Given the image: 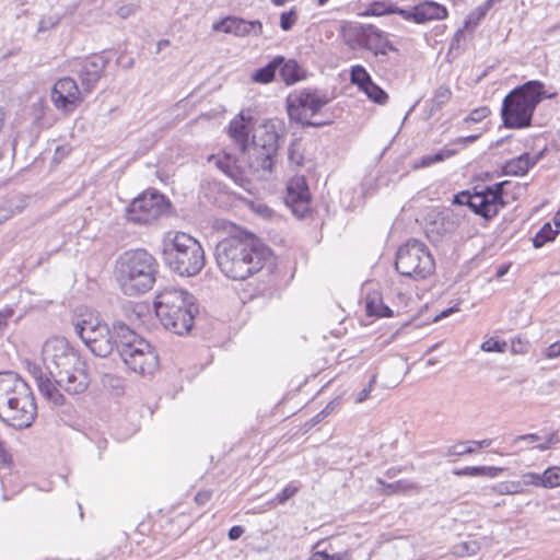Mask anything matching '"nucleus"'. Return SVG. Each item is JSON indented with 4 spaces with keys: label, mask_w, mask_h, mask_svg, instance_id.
Segmentation results:
<instances>
[{
    "label": "nucleus",
    "mask_w": 560,
    "mask_h": 560,
    "mask_svg": "<svg viewBox=\"0 0 560 560\" xmlns=\"http://www.w3.org/2000/svg\"><path fill=\"white\" fill-rule=\"evenodd\" d=\"M272 258L268 246L255 236L226 237L215 247V261L221 272L235 281L259 272Z\"/></svg>",
    "instance_id": "nucleus-2"
},
{
    "label": "nucleus",
    "mask_w": 560,
    "mask_h": 560,
    "mask_svg": "<svg viewBox=\"0 0 560 560\" xmlns=\"http://www.w3.org/2000/svg\"><path fill=\"white\" fill-rule=\"evenodd\" d=\"M13 315L12 308H4L0 311V328L7 325L8 319Z\"/></svg>",
    "instance_id": "nucleus-54"
},
{
    "label": "nucleus",
    "mask_w": 560,
    "mask_h": 560,
    "mask_svg": "<svg viewBox=\"0 0 560 560\" xmlns=\"http://www.w3.org/2000/svg\"><path fill=\"white\" fill-rule=\"evenodd\" d=\"M117 352L128 369L140 375L152 374L159 366L154 348L121 322L114 324Z\"/></svg>",
    "instance_id": "nucleus-8"
},
{
    "label": "nucleus",
    "mask_w": 560,
    "mask_h": 560,
    "mask_svg": "<svg viewBox=\"0 0 560 560\" xmlns=\"http://www.w3.org/2000/svg\"><path fill=\"white\" fill-rule=\"evenodd\" d=\"M493 1L488 0L483 7H479L474 10L465 21V28H469L470 26H477L479 22L485 18L487 11L491 8Z\"/></svg>",
    "instance_id": "nucleus-36"
},
{
    "label": "nucleus",
    "mask_w": 560,
    "mask_h": 560,
    "mask_svg": "<svg viewBox=\"0 0 560 560\" xmlns=\"http://www.w3.org/2000/svg\"><path fill=\"white\" fill-rule=\"evenodd\" d=\"M278 129L275 121L265 124L248 145V166L254 173L271 172L279 150V140L283 137Z\"/></svg>",
    "instance_id": "nucleus-11"
},
{
    "label": "nucleus",
    "mask_w": 560,
    "mask_h": 560,
    "mask_svg": "<svg viewBox=\"0 0 560 560\" xmlns=\"http://www.w3.org/2000/svg\"><path fill=\"white\" fill-rule=\"evenodd\" d=\"M366 314L369 316H377V317H390L393 316V311L384 304L383 298L378 292H373L368 294L365 301Z\"/></svg>",
    "instance_id": "nucleus-26"
},
{
    "label": "nucleus",
    "mask_w": 560,
    "mask_h": 560,
    "mask_svg": "<svg viewBox=\"0 0 560 560\" xmlns=\"http://www.w3.org/2000/svg\"><path fill=\"white\" fill-rule=\"evenodd\" d=\"M560 486V467L553 466L542 472V487L556 488Z\"/></svg>",
    "instance_id": "nucleus-37"
},
{
    "label": "nucleus",
    "mask_w": 560,
    "mask_h": 560,
    "mask_svg": "<svg viewBox=\"0 0 560 560\" xmlns=\"http://www.w3.org/2000/svg\"><path fill=\"white\" fill-rule=\"evenodd\" d=\"M402 11L401 8L396 7L388 1H373L369 4L363 15L365 16H383L388 14H398Z\"/></svg>",
    "instance_id": "nucleus-29"
},
{
    "label": "nucleus",
    "mask_w": 560,
    "mask_h": 560,
    "mask_svg": "<svg viewBox=\"0 0 560 560\" xmlns=\"http://www.w3.org/2000/svg\"><path fill=\"white\" fill-rule=\"evenodd\" d=\"M539 440V436L536 434V433H528V434H523V435H518L514 439V443H518L520 441H526V442H535Z\"/></svg>",
    "instance_id": "nucleus-55"
},
{
    "label": "nucleus",
    "mask_w": 560,
    "mask_h": 560,
    "mask_svg": "<svg viewBox=\"0 0 560 560\" xmlns=\"http://www.w3.org/2000/svg\"><path fill=\"white\" fill-rule=\"evenodd\" d=\"M453 154H454V151L444 149V150H440L439 152H436L434 154L423 155L420 159L419 163L417 164V167L430 166L434 163L444 161L445 159L452 156Z\"/></svg>",
    "instance_id": "nucleus-35"
},
{
    "label": "nucleus",
    "mask_w": 560,
    "mask_h": 560,
    "mask_svg": "<svg viewBox=\"0 0 560 560\" xmlns=\"http://www.w3.org/2000/svg\"><path fill=\"white\" fill-rule=\"evenodd\" d=\"M395 267L401 276L420 280L434 272L435 262L425 244L411 238L398 248Z\"/></svg>",
    "instance_id": "nucleus-10"
},
{
    "label": "nucleus",
    "mask_w": 560,
    "mask_h": 560,
    "mask_svg": "<svg viewBox=\"0 0 560 560\" xmlns=\"http://www.w3.org/2000/svg\"><path fill=\"white\" fill-rule=\"evenodd\" d=\"M243 533L244 528L242 526L235 525L230 528L228 536L231 540H236L243 535Z\"/></svg>",
    "instance_id": "nucleus-52"
},
{
    "label": "nucleus",
    "mask_w": 560,
    "mask_h": 560,
    "mask_svg": "<svg viewBox=\"0 0 560 560\" xmlns=\"http://www.w3.org/2000/svg\"><path fill=\"white\" fill-rule=\"evenodd\" d=\"M399 471H400L399 469L390 468V469L386 470L385 476L387 478H394Z\"/></svg>",
    "instance_id": "nucleus-61"
},
{
    "label": "nucleus",
    "mask_w": 560,
    "mask_h": 560,
    "mask_svg": "<svg viewBox=\"0 0 560 560\" xmlns=\"http://www.w3.org/2000/svg\"><path fill=\"white\" fill-rule=\"evenodd\" d=\"M359 39L363 47L372 51L374 56H386L388 51H397L386 34L372 24L361 27Z\"/></svg>",
    "instance_id": "nucleus-19"
},
{
    "label": "nucleus",
    "mask_w": 560,
    "mask_h": 560,
    "mask_svg": "<svg viewBox=\"0 0 560 560\" xmlns=\"http://www.w3.org/2000/svg\"><path fill=\"white\" fill-rule=\"evenodd\" d=\"M281 63H283V57L278 56V57L273 58L268 65L256 70L253 73L252 79L255 82H259V83L271 82L276 75V71L278 70V68L280 67Z\"/></svg>",
    "instance_id": "nucleus-28"
},
{
    "label": "nucleus",
    "mask_w": 560,
    "mask_h": 560,
    "mask_svg": "<svg viewBox=\"0 0 560 560\" xmlns=\"http://www.w3.org/2000/svg\"><path fill=\"white\" fill-rule=\"evenodd\" d=\"M37 406L28 384L15 372H0V420L15 429L28 428Z\"/></svg>",
    "instance_id": "nucleus-3"
},
{
    "label": "nucleus",
    "mask_w": 560,
    "mask_h": 560,
    "mask_svg": "<svg viewBox=\"0 0 560 560\" xmlns=\"http://www.w3.org/2000/svg\"><path fill=\"white\" fill-rule=\"evenodd\" d=\"M553 223L556 226H560V210L553 217Z\"/></svg>",
    "instance_id": "nucleus-64"
},
{
    "label": "nucleus",
    "mask_w": 560,
    "mask_h": 560,
    "mask_svg": "<svg viewBox=\"0 0 560 560\" xmlns=\"http://www.w3.org/2000/svg\"><path fill=\"white\" fill-rule=\"evenodd\" d=\"M508 182L497 183L486 187L481 191L475 189L474 194L463 190L453 198V203L457 206H468L472 212L490 220L494 218L501 208L505 206L503 201V189Z\"/></svg>",
    "instance_id": "nucleus-13"
},
{
    "label": "nucleus",
    "mask_w": 560,
    "mask_h": 560,
    "mask_svg": "<svg viewBox=\"0 0 560 560\" xmlns=\"http://www.w3.org/2000/svg\"><path fill=\"white\" fill-rule=\"evenodd\" d=\"M230 137L236 143L241 153L245 154L248 143V127L245 122L244 117L241 115L238 118H234L229 126Z\"/></svg>",
    "instance_id": "nucleus-23"
},
{
    "label": "nucleus",
    "mask_w": 560,
    "mask_h": 560,
    "mask_svg": "<svg viewBox=\"0 0 560 560\" xmlns=\"http://www.w3.org/2000/svg\"><path fill=\"white\" fill-rule=\"evenodd\" d=\"M214 31H221L226 34H233L238 37L249 35L259 36L262 33L260 21H246L236 16H228L213 24Z\"/></svg>",
    "instance_id": "nucleus-21"
},
{
    "label": "nucleus",
    "mask_w": 560,
    "mask_h": 560,
    "mask_svg": "<svg viewBox=\"0 0 560 560\" xmlns=\"http://www.w3.org/2000/svg\"><path fill=\"white\" fill-rule=\"evenodd\" d=\"M376 482L382 486L380 489V493L382 495H393V494H401L408 492H419L420 486L413 481L409 480H397L395 482L387 483L383 478H376Z\"/></svg>",
    "instance_id": "nucleus-24"
},
{
    "label": "nucleus",
    "mask_w": 560,
    "mask_h": 560,
    "mask_svg": "<svg viewBox=\"0 0 560 560\" xmlns=\"http://www.w3.org/2000/svg\"><path fill=\"white\" fill-rule=\"evenodd\" d=\"M490 108L488 106H481L472 109L469 115L463 119V125H467L469 122H481L485 118L490 115Z\"/></svg>",
    "instance_id": "nucleus-40"
},
{
    "label": "nucleus",
    "mask_w": 560,
    "mask_h": 560,
    "mask_svg": "<svg viewBox=\"0 0 560 560\" xmlns=\"http://www.w3.org/2000/svg\"><path fill=\"white\" fill-rule=\"evenodd\" d=\"M137 11V5L135 4H124V5H120L117 10H116V14L120 18V19H128L129 16L133 15Z\"/></svg>",
    "instance_id": "nucleus-47"
},
{
    "label": "nucleus",
    "mask_w": 560,
    "mask_h": 560,
    "mask_svg": "<svg viewBox=\"0 0 560 560\" xmlns=\"http://www.w3.org/2000/svg\"><path fill=\"white\" fill-rule=\"evenodd\" d=\"M328 102V97L317 90L294 91L287 97L289 119L307 127L325 126L327 121L312 120V117L318 114Z\"/></svg>",
    "instance_id": "nucleus-12"
},
{
    "label": "nucleus",
    "mask_w": 560,
    "mask_h": 560,
    "mask_svg": "<svg viewBox=\"0 0 560 560\" xmlns=\"http://www.w3.org/2000/svg\"><path fill=\"white\" fill-rule=\"evenodd\" d=\"M334 409L332 407V402L328 404L323 410H322V413H324V416H328L331 410Z\"/></svg>",
    "instance_id": "nucleus-63"
},
{
    "label": "nucleus",
    "mask_w": 560,
    "mask_h": 560,
    "mask_svg": "<svg viewBox=\"0 0 560 560\" xmlns=\"http://www.w3.org/2000/svg\"><path fill=\"white\" fill-rule=\"evenodd\" d=\"M557 234V229H553L548 222L545 223L533 238L534 247H542L547 242L553 241Z\"/></svg>",
    "instance_id": "nucleus-32"
},
{
    "label": "nucleus",
    "mask_w": 560,
    "mask_h": 560,
    "mask_svg": "<svg viewBox=\"0 0 560 560\" xmlns=\"http://www.w3.org/2000/svg\"><path fill=\"white\" fill-rule=\"evenodd\" d=\"M288 161L291 165L300 167L303 165L304 155L300 139H294L288 149Z\"/></svg>",
    "instance_id": "nucleus-34"
},
{
    "label": "nucleus",
    "mask_w": 560,
    "mask_h": 560,
    "mask_svg": "<svg viewBox=\"0 0 560 560\" xmlns=\"http://www.w3.org/2000/svg\"><path fill=\"white\" fill-rule=\"evenodd\" d=\"M75 334L97 357L106 358L114 349L117 350V337L114 328L110 329L106 323L93 314H84L75 317L72 322Z\"/></svg>",
    "instance_id": "nucleus-9"
},
{
    "label": "nucleus",
    "mask_w": 560,
    "mask_h": 560,
    "mask_svg": "<svg viewBox=\"0 0 560 560\" xmlns=\"http://www.w3.org/2000/svg\"><path fill=\"white\" fill-rule=\"evenodd\" d=\"M310 560H351V553L349 551H342L329 555L326 551L317 550L312 553Z\"/></svg>",
    "instance_id": "nucleus-38"
},
{
    "label": "nucleus",
    "mask_w": 560,
    "mask_h": 560,
    "mask_svg": "<svg viewBox=\"0 0 560 560\" xmlns=\"http://www.w3.org/2000/svg\"><path fill=\"white\" fill-rule=\"evenodd\" d=\"M33 108L36 112V118L40 119L42 116L44 115V109H45V104H44L43 100H39L38 102L34 103Z\"/></svg>",
    "instance_id": "nucleus-56"
},
{
    "label": "nucleus",
    "mask_w": 560,
    "mask_h": 560,
    "mask_svg": "<svg viewBox=\"0 0 560 560\" xmlns=\"http://www.w3.org/2000/svg\"><path fill=\"white\" fill-rule=\"evenodd\" d=\"M491 443H492V440H490V439L471 442V444H474V445H476L477 447H480V448L489 447L491 445Z\"/></svg>",
    "instance_id": "nucleus-59"
},
{
    "label": "nucleus",
    "mask_w": 560,
    "mask_h": 560,
    "mask_svg": "<svg viewBox=\"0 0 560 560\" xmlns=\"http://www.w3.org/2000/svg\"><path fill=\"white\" fill-rule=\"evenodd\" d=\"M159 273L155 257L143 248L121 253L115 262V279L120 290L128 296L150 291Z\"/></svg>",
    "instance_id": "nucleus-4"
},
{
    "label": "nucleus",
    "mask_w": 560,
    "mask_h": 560,
    "mask_svg": "<svg viewBox=\"0 0 560 560\" xmlns=\"http://www.w3.org/2000/svg\"><path fill=\"white\" fill-rule=\"evenodd\" d=\"M523 478L526 485L542 487V474L527 472Z\"/></svg>",
    "instance_id": "nucleus-48"
},
{
    "label": "nucleus",
    "mask_w": 560,
    "mask_h": 560,
    "mask_svg": "<svg viewBox=\"0 0 560 560\" xmlns=\"http://www.w3.org/2000/svg\"><path fill=\"white\" fill-rule=\"evenodd\" d=\"M502 471V468L500 467H492V466H467L464 468H455L453 469V475L463 477V476H471V477H478V476H487L490 478L497 477Z\"/></svg>",
    "instance_id": "nucleus-27"
},
{
    "label": "nucleus",
    "mask_w": 560,
    "mask_h": 560,
    "mask_svg": "<svg viewBox=\"0 0 560 560\" xmlns=\"http://www.w3.org/2000/svg\"><path fill=\"white\" fill-rule=\"evenodd\" d=\"M545 357L548 359H555L560 357V341L550 345L545 350Z\"/></svg>",
    "instance_id": "nucleus-50"
},
{
    "label": "nucleus",
    "mask_w": 560,
    "mask_h": 560,
    "mask_svg": "<svg viewBox=\"0 0 560 560\" xmlns=\"http://www.w3.org/2000/svg\"><path fill=\"white\" fill-rule=\"evenodd\" d=\"M162 254L167 267L179 276H196L205 266L201 244L184 232L168 233L163 240Z\"/></svg>",
    "instance_id": "nucleus-7"
},
{
    "label": "nucleus",
    "mask_w": 560,
    "mask_h": 560,
    "mask_svg": "<svg viewBox=\"0 0 560 560\" xmlns=\"http://www.w3.org/2000/svg\"><path fill=\"white\" fill-rule=\"evenodd\" d=\"M166 202L163 195L159 192H144L135 198L126 208L125 215L129 222L135 224H150L166 210Z\"/></svg>",
    "instance_id": "nucleus-14"
},
{
    "label": "nucleus",
    "mask_w": 560,
    "mask_h": 560,
    "mask_svg": "<svg viewBox=\"0 0 560 560\" xmlns=\"http://www.w3.org/2000/svg\"><path fill=\"white\" fill-rule=\"evenodd\" d=\"M295 22H296V11L294 9H291L290 11L281 13L280 27L283 31L291 30Z\"/></svg>",
    "instance_id": "nucleus-43"
},
{
    "label": "nucleus",
    "mask_w": 560,
    "mask_h": 560,
    "mask_svg": "<svg viewBox=\"0 0 560 560\" xmlns=\"http://www.w3.org/2000/svg\"><path fill=\"white\" fill-rule=\"evenodd\" d=\"M106 63V59L97 55L91 56L82 61L78 75L83 93L90 94L95 89L96 83L105 70Z\"/></svg>",
    "instance_id": "nucleus-20"
},
{
    "label": "nucleus",
    "mask_w": 560,
    "mask_h": 560,
    "mask_svg": "<svg viewBox=\"0 0 560 560\" xmlns=\"http://www.w3.org/2000/svg\"><path fill=\"white\" fill-rule=\"evenodd\" d=\"M59 23V19L57 16H43L38 22L37 32L43 33L54 28Z\"/></svg>",
    "instance_id": "nucleus-44"
},
{
    "label": "nucleus",
    "mask_w": 560,
    "mask_h": 560,
    "mask_svg": "<svg viewBox=\"0 0 560 560\" xmlns=\"http://www.w3.org/2000/svg\"><path fill=\"white\" fill-rule=\"evenodd\" d=\"M211 498V493L209 491H199L196 497H195V501L200 504V505H203L206 504L207 502H209Z\"/></svg>",
    "instance_id": "nucleus-53"
},
{
    "label": "nucleus",
    "mask_w": 560,
    "mask_h": 560,
    "mask_svg": "<svg viewBox=\"0 0 560 560\" xmlns=\"http://www.w3.org/2000/svg\"><path fill=\"white\" fill-rule=\"evenodd\" d=\"M350 82L363 91L369 84H371L372 78L364 67L357 65L350 69Z\"/></svg>",
    "instance_id": "nucleus-30"
},
{
    "label": "nucleus",
    "mask_w": 560,
    "mask_h": 560,
    "mask_svg": "<svg viewBox=\"0 0 560 560\" xmlns=\"http://www.w3.org/2000/svg\"><path fill=\"white\" fill-rule=\"evenodd\" d=\"M452 96L451 89L446 85L439 86L433 95L432 102L435 107H442L445 105Z\"/></svg>",
    "instance_id": "nucleus-39"
},
{
    "label": "nucleus",
    "mask_w": 560,
    "mask_h": 560,
    "mask_svg": "<svg viewBox=\"0 0 560 560\" xmlns=\"http://www.w3.org/2000/svg\"><path fill=\"white\" fill-rule=\"evenodd\" d=\"M11 460V454L8 452L4 442L0 439V465L8 467Z\"/></svg>",
    "instance_id": "nucleus-49"
},
{
    "label": "nucleus",
    "mask_w": 560,
    "mask_h": 560,
    "mask_svg": "<svg viewBox=\"0 0 560 560\" xmlns=\"http://www.w3.org/2000/svg\"><path fill=\"white\" fill-rule=\"evenodd\" d=\"M154 310L165 329L177 335L191 329L197 313L194 296L175 287L164 288L155 295Z\"/></svg>",
    "instance_id": "nucleus-5"
},
{
    "label": "nucleus",
    "mask_w": 560,
    "mask_h": 560,
    "mask_svg": "<svg viewBox=\"0 0 560 560\" xmlns=\"http://www.w3.org/2000/svg\"><path fill=\"white\" fill-rule=\"evenodd\" d=\"M508 343L505 341H500L494 338H489L483 341L480 346L481 350L485 352H504L506 350Z\"/></svg>",
    "instance_id": "nucleus-41"
},
{
    "label": "nucleus",
    "mask_w": 560,
    "mask_h": 560,
    "mask_svg": "<svg viewBox=\"0 0 560 560\" xmlns=\"http://www.w3.org/2000/svg\"><path fill=\"white\" fill-rule=\"evenodd\" d=\"M170 45V40L167 39H161L159 43H158V46H156V52L161 51L164 47L168 46Z\"/></svg>",
    "instance_id": "nucleus-60"
},
{
    "label": "nucleus",
    "mask_w": 560,
    "mask_h": 560,
    "mask_svg": "<svg viewBox=\"0 0 560 560\" xmlns=\"http://www.w3.org/2000/svg\"><path fill=\"white\" fill-rule=\"evenodd\" d=\"M557 441H558V440H557L556 435H555V434H551V435H549V436H548V439H547V441H546V442H544V443H541V444L537 445L536 447H537L539 451H546V450H548V448H549L550 444L556 443Z\"/></svg>",
    "instance_id": "nucleus-57"
},
{
    "label": "nucleus",
    "mask_w": 560,
    "mask_h": 560,
    "mask_svg": "<svg viewBox=\"0 0 560 560\" xmlns=\"http://www.w3.org/2000/svg\"><path fill=\"white\" fill-rule=\"evenodd\" d=\"M555 94L546 95L545 84L538 80L525 82L511 91L502 102L501 117L503 125L511 129H522L532 125L534 112L544 98H552Z\"/></svg>",
    "instance_id": "nucleus-6"
},
{
    "label": "nucleus",
    "mask_w": 560,
    "mask_h": 560,
    "mask_svg": "<svg viewBox=\"0 0 560 560\" xmlns=\"http://www.w3.org/2000/svg\"><path fill=\"white\" fill-rule=\"evenodd\" d=\"M475 447L466 442L456 443L447 448L446 456H464L475 452Z\"/></svg>",
    "instance_id": "nucleus-42"
},
{
    "label": "nucleus",
    "mask_w": 560,
    "mask_h": 560,
    "mask_svg": "<svg viewBox=\"0 0 560 560\" xmlns=\"http://www.w3.org/2000/svg\"><path fill=\"white\" fill-rule=\"evenodd\" d=\"M464 218L465 214L462 211L445 209L427 225L425 233L428 238L433 243L441 242L459 226Z\"/></svg>",
    "instance_id": "nucleus-17"
},
{
    "label": "nucleus",
    "mask_w": 560,
    "mask_h": 560,
    "mask_svg": "<svg viewBox=\"0 0 560 560\" xmlns=\"http://www.w3.org/2000/svg\"><path fill=\"white\" fill-rule=\"evenodd\" d=\"M452 550L457 557H469L480 550V544L475 539H466L455 544Z\"/></svg>",
    "instance_id": "nucleus-31"
},
{
    "label": "nucleus",
    "mask_w": 560,
    "mask_h": 560,
    "mask_svg": "<svg viewBox=\"0 0 560 560\" xmlns=\"http://www.w3.org/2000/svg\"><path fill=\"white\" fill-rule=\"evenodd\" d=\"M45 370L34 366L32 374L42 396L54 406L66 402L60 389L69 395L84 393L90 384L86 364L62 337H51L42 349Z\"/></svg>",
    "instance_id": "nucleus-1"
},
{
    "label": "nucleus",
    "mask_w": 560,
    "mask_h": 560,
    "mask_svg": "<svg viewBox=\"0 0 560 560\" xmlns=\"http://www.w3.org/2000/svg\"><path fill=\"white\" fill-rule=\"evenodd\" d=\"M279 75L287 85H291L302 80L305 75L302 67L293 59L284 60L278 68Z\"/></svg>",
    "instance_id": "nucleus-25"
},
{
    "label": "nucleus",
    "mask_w": 560,
    "mask_h": 560,
    "mask_svg": "<svg viewBox=\"0 0 560 560\" xmlns=\"http://www.w3.org/2000/svg\"><path fill=\"white\" fill-rule=\"evenodd\" d=\"M362 92L370 101L378 105H385L388 101V94L374 82L369 84Z\"/></svg>",
    "instance_id": "nucleus-33"
},
{
    "label": "nucleus",
    "mask_w": 560,
    "mask_h": 560,
    "mask_svg": "<svg viewBox=\"0 0 560 560\" xmlns=\"http://www.w3.org/2000/svg\"><path fill=\"white\" fill-rule=\"evenodd\" d=\"M210 161H214V163L217 164V166L222 170L224 173H228L229 172V168H230V158H224L223 160H221L220 158H215V156H211L209 159Z\"/></svg>",
    "instance_id": "nucleus-51"
},
{
    "label": "nucleus",
    "mask_w": 560,
    "mask_h": 560,
    "mask_svg": "<svg viewBox=\"0 0 560 560\" xmlns=\"http://www.w3.org/2000/svg\"><path fill=\"white\" fill-rule=\"evenodd\" d=\"M88 95L80 90L77 82L65 77L57 80L51 89V102L54 106L63 113H72Z\"/></svg>",
    "instance_id": "nucleus-15"
},
{
    "label": "nucleus",
    "mask_w": 560,
    "mask_h": 560,
    "mask_svg": "<svg viewBox=\"0 0 560 560\" xmlns=\"http://www.w3.org/2000/svg\"><path fill=\"white\" fill-rule=\"evenodd\" d=\"M375 383H376V375L374 374L371 376L369 384L358 393V395L355 397V404H361L369 398L370 393L374 388Z\"/></svg>",
    "instance_id": "nucleus-45"
},
{
    "label": "nucleus",
    "mask_w": 560,
    "mask_h": 560,
    "mask_svg": "<svg viewBox=\"0 0 560 560\" xmlns=\"http://www.w3.org/2000/svg\"><path fill=\"white\" fill-rule=\"evenodd\" d=\"M284 201L294 215L304 218L311 210V194L303 176L289 180Z\"/></svg>",
    "instance_id": "nucleus-16"
},
{
    "label": "nucleus",
    "mask_w": 560,
    "mask_h": 560,
    "mask_svg": "<svg viewBox=\"0 0 560 560\" xmlns=\"http://www.w3.org/2000/svg\"><path fill=\"white\" fill-rule=\"evenodd\" d=\"M97 447L101 450V451H104L106 447H107V441L105 439H100L97 441Z\"/></svg>",
    "instance_id": "nucleus-62"
},
{
    "label": "nucleus",
    "mask_w": 560,
    "mask_h": 560,
    "mask_svg": "<svg viewBox=\"0 0 560 560\" xmlns=\"http://www.w3.org/2000/svg\"><path fill=\"white\" fill-rule=\"evenodd\" d=\"M298 491H299L298 487L288 485L287 487H284V489L280 493L277 494L276 500L280 504H283L287 500H289L290 498L295 495Z\"/></svg>",
    "instance_id": "nucleus-46"
},
{
    "label": "nucleus",
    "mask_w": 560,
    "mask_h": 560,
    "mask_svg": "<svg viewBox=\"0 0 560 560\" xmlns=\"http://www.w3.org/2000/svg\"><path fill=\"white\" fill-rule=\"evenodd\" d=\"M399 15L406 21L423 24L433 20L445 19L447 10L438 2L425 0L408 9H402Z\"/></svg>",
    "instance_id": "nucleus-18"
},
{
    "label": "nucleus",
    "mask_w": 560,
    "mask_h": 560,
    "mask_svg": "<svg viewBox=\"0 0 560 560\" xmlns=\"http://www.w3.org/2000/svg\"><path fill=\"white\" fill-rule=\"evenodd\" d=\"M540 156L541 153L533 156L529 153H523L505 163L504 174L510 176H523L539 161Z\"/></svg>",
    "instance_id": "nucleus-22"
},
{
    "label": "nucleus",
    "mask_w": 560,
    "mask_h": 560,
    "mask_svg": "<svg viewBox=\"0 0 560 560\" xmlns=\"http://www.w3.org/2000/svg\"><path fill=\"white\" fill-rule=\"evenodd\" d=\"M479 137H480L479 133L467 136V137H462V138H459L457 140V142H460V143H471V142L476 141Z\"/></svg>",
    "instance_id": "nucleus-58"
}]
</instances>
